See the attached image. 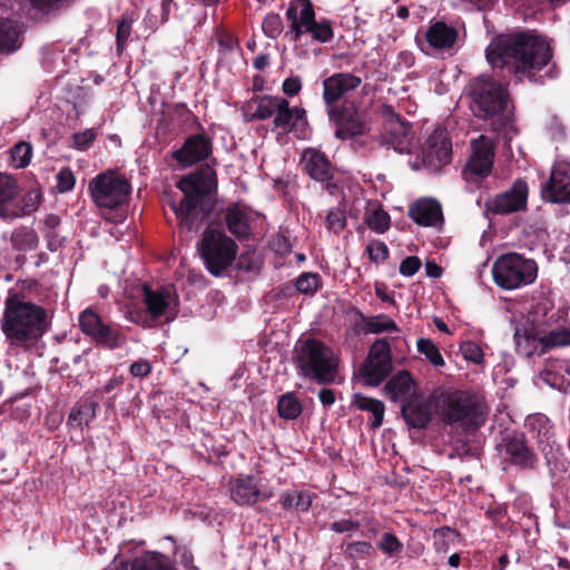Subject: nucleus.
<instances>
[{"mask_svg":"<svg viewBox=\"0 0 570 570\" xmlns=\"http://www.w3.org/2000/svg\"><path fill=\"white\" fill-rule=\"evenodd\" d=\"M318 399L324 406H331L335 403V394L330 389H322L318 392Z\"/></svg>","mask_w":570,"mask_h":570,"instance_id":"nucleus-61","label":"nucleus"},{"mask_svg":"<svg viewBox=\"0 0 570 570\" xmlns=\"http://www.w3.org/2000/svg\"><path fill=\"white\" fill-rule=\"evenodd\" d=\"M469 96L473 114L482 119L501 114L509 98L504 87L487 76H480L470 83Z\"/></svg>","mask_w":570,"mask_h":570,"instance_id":"nucleus-8","label":"nucleus"},{"mask_svg":"<svg viewBox=\"0 0 570 570\" xmlns=\"http://www.w3.org/2000/svg\"><path fill=\"white\" fill-rule=\"evenodd\" d=\"M299 293L313 294L318 287V276L312 273L302 274L295 283Z\"/></svg>","mask_w":570,"mask_h":570,"instance_id":"nucleus-49","label":"nucleus"},{"mask_svg":"<svg viewBox=\"0 0 570 570\" xmlns=\"http://www.w3.org/2000/svg\"><path fill=\"white\" fill-rule=\"evenodd\" d=\"M98 404L94 401L78 403L71 409L69 423L75 428H81L89 424L95 416Z\"/></svg>","mask_w":570,"mask_h":570,"instance_id":"nucleus-39","label":"nucleus"},{"mask_svg":"<svg viewBox=\"0 0 570 570\" xmlns=\"http://www.w3.org/2000/svg\"><path fill=\"white\" fill-rule=\"evenodd\" d=\"M529 187L525 180L517 179L510 189L487 202V209L494 215H509L527 208Z\"/></svg>","mask_w":570,"mask_h":570,"instance_id":"nucleus-17","label":"nucleus"},{"mask_svg":"<svg viewBox=\"0 0 570 570\" xmlns=\"http://www.w3.org/2000/svg\"><path fill=\"white\" fill-rule=\"evenodd\" d=\"M130 184L120 174L109 170L95 177L89 183L94 203L100 208L116 209L114 222L122 220L124 213L119 208L130 194Z\"/></svg>","mask_w":570,"mask_h":570,"instance_id":"nucleus-7","label":"nucleus"},{"mask_svg":"<svg viewBox=\"0 0 570 570\" xmlns=\"http://www.w3.org/2000/svg\"><path fill=\"white\" fill-rule=\"evenodd\" d=\"M505 454L518 465L529 466L533 463V454L521 438H511L505 443Z\"/></svg>","mask_w":570,"mask_h":570,"instance_id":"nucleus-34","label":"nucleus"},{"mask_svg":"<svg viewBox=\"0 0 570 570\" xmlns=\"http://www.w3.org/2000/svg\"><path fill=\"white\" fill-rule=\"evenodd\" d=\"M295 363L299 373L318 384L334 383L338 370V357L321 341H299L295 347Z\"/></svg>","mask_w":570,"mask_h":570,"instance_id":"nucleus-4","label":"nucleus"},{"mask_svg":"<svg viewBox=\"0 0 570 570\" xmlns=\"http://www.w3.org/2000/svg\"><path fill=\"white\" fill-rule=\"evenodd\" d=\"M353 403L362 411H367L372 414V428L377 429L382 425L385 406L384 403L380 400L366 397L361 394L354 395Z\"/></svg>","mask_w":570,"mask_h":570,"instance_id":"nucleus-37","label":"nucleus"},{"mask_svg":"<svg viewBox=\"0 0 570 570\" xmlns=\"http://www.w3.org/2000/svg\"><path fill=\"white\" fill-rule=\"evenodd\" d=\"M302 89V81L299 77L286 78L283 82L282 90L287 96H295Z\"/></svg>","mask_w":570,"mask_h":570,"instance_id":"nucleus-59","label":"nucleus"},{"mask_svg":"<svg viewBox=\"0 0 570 570\" xmlns=\"http://www.w3.org/2000/svg\"><path fill=\"white\" fill-rule=\"evenodd\" d=\"M411 218L419 225L440 227L443 224L441 205L433 199H421L410 207Z\"/></svg>","mask_w":570,"mask_h":570,"instance_id":"nucleus-26","label":"nucleus"},{"mask_svg":"<svg viewBox=\"0 0 570 570\" xmlns=\"http://www.w3.org/2000/svg\"><path fill=\"white\" fill-rule=\"evenodd\" d=\"M452 144L442 134H438L430 138L426 149V159L430 165L444 166L451 161Z\"/></svg>","mask_w":570,"mask_h":570,"instance_id":"nucleus-29","label":"nucleus"},{"mask_svg":"<svg viewBox=\"0 0 570 570\" xmlns=\"http://www.w3.org/2000/svg\"><path fill=\"white\" fill-rule=\"evenodd\" d=\"M417 351L425 355V357L436 367L444 365L443 356L441 355L438 346L429 338H420L416 343Z\"/></svg>","mask_w":570,"mask_h":570,"instance_id":"nucleus-44","label":"nucleus"},{"mask_svg":"<svg viewBox=\"0 0 570 570\" xmlns=\"http://www.w3.org/2000/svg\"><path fill=\"white\" fill-rule=\"evenodd\" d=\"M380 112L385 122L386 141L400 154L407 151L411 134L410 124L403 121L390 105H382Z\"/></svg>","mask_w":570,"mask_h":570,"instance_id":"nucleus-19","label":"nucleus"},{"mask_svg":"<svg viewBox=\"0 0 570 570\" xmlns=\"http://www.w3.org/2000/svg\"><path fill=\"white\" fill-rule=\"evenodd\" d=\"M281 504L286 510L295 508L298 511H307L312 504V497L304 491L286 492L282 495Z\"/></svg>","mask_w":570,"mask_h":570,"instance_id":"nucleus-43","label":"nucleus"},{"mask_svg":"<svg viewBox=\"0 0 570 570\" xmlns=\"http://www.w3.org/2000/svg\"><path fill=\"white\" fill-rule=\"evenodd\" d=\"M440 416L446 424L478 429L484 423L487 406L481 397L469 392L455 391L442 396Z\"/></svg>","mask_w":570,"mask_h":570,"instance_id":"nucleus-5","label":"nucleus"},{"mask_svg":"<svg viewBox=\"0 0 570 570\" xmlns=\"http://www.w3.org/2000/svg\"><path fill=\"white\" fill-rule=\"evenodd\" d=\"M463 357L475 364H480L483 361V352L480 346L474 342H465L460 347Z\"/></svg>","mask_w":570,"mask_h":570,"instance_id":"nucleus-52","label":"nucleus"},{"mask_svg":"<svg viewBox=\"0 0 570 570\" xmlns=\"http://www.w3.org/2000/svg\"><path fill=\"white\" fill-rule=\"evenodd\" d=\"M537 274V263L515 253L500 256L492 266L495 284L508 291L532 284Z\"/></svg>","mask_w":570,"mask_h":570,"instance_id":"nucleus-9","label":"nucleus"},{"mask_svg":"<svg viewBox=\"0 0 570 570\" xmlns=\"http://www.w3.org/2000/svg\"><path fill=\"white\" fill-rule=\"evenodd\" d=\"M130 31H131V26L128 21L121 20L118 23L117 35H116L118 49H122L125 42L127 41V39L130 35Z\"/></svg>","mask_w":570,"mask_h":570,"instance_id":"nucleus-60","label":"nucleus"},{"mask_svg":"<svg viewBox=\"0 0 570 570\" xmlns=\"http://www.w3.org/2000/svg\"><path fill=\"white\" fill-rule=\"evenodd\" d=\"M421 267V261L416 256H409L401 262L400 273L403 276H413Z\"/></svg>","mask_w":570,"mask_h":570,"instance_id":"nucleus-55","label":"nucleus"},{"mask_svg":"<svg viewBox=\"0 0 570 570\" xmlns=\"http://www.w3.org/2000/svg\"><path fill=\"white\" fill-rule=\"evenodd\" d=\"M459 532L450 527L436 529L433 533L434 547L438 551L446 553L459 542Z\"/></svg>","mask_w":570,"mask_h":570,"instance_id":"nucleus-41","label":"nucleus"},{"mask_svg":"<svg viewBox=\"0 0 570 570\" xmlns=\"http://www.w3.org/2000/svg\"><path fill=\"white\" fill-rule=\"evenodd\" d=\"M373 546L365 541H356L348 543L345 550L346 554L354 559H358L364 556H370L373 553Z\"/></svg>","mask_w":570,"mask_h":570,"instance_id":"nucleus-51","label":"nucleus"},{"mask_svg":"<svg viewBox=\"0 0 570 570\" xmlns=\"http://www.w3.org/2000/svg\"><path fill=\"white\" fill-rule=\"evenodd\" d=\"M346 225L345 214L340 208L331 209L326 216V226L333 233H340Z\"/></svg>","mask_w":570,"mask_h":570,"instance_id":"nucleus-50","label":"nucleus"},{"mask_svg":"<svg viewBox=\"0 0 570 570\" xmlns=\"http://www.w3.org/2000/svg\"><path fill=\"white\" fill-rule=\"evenodd\" d=\"M362 330L365 334H380L399 331L396 323L385 314L362 318Z\"/></svg>","mask_w":570,"mask_h":570,"instance_id":"nucleus-38","label":"nucleus"},{"mask_svg":"<svg viewBox=\"0 0 570 570\" xmlns=\"http://www.w3.org/2000/svg\"><path fill=\"white\" fill-rule=\"evenodd\" d=\"M366 252L368 253L370 259L375 263L385 261L389 255L387 246L380 240L371 242L366 247Z\"/></svg>","mask_w":570,"mask_h":570,"instance_id":"nucleus-53","label":"nucleus"},{"mask_svg":"<svg viewBox=\"0 0 570 570\" xmlns=\"http://www.w3.org/2000/svg\"><path fill=\"white\" fill-rule=\"evenodd\" d=\"M22 24L13 20H0V51L13 52L21 47Z\"/></svg>","mask_w":570,"mask_h":570,"instance_id":"nucleus-30","label":"nucleus"},{"mask_svg":"<svg viewBox=\"0 0 570 570\" xmlns=\"http://www.w3.org/2000/svg\"><path fill=\"white\" fill-rule=\"evenodd\" d=\"M392 353L384 338L376 340L370 347L366 360L360 372L365 383L371 386L381 384L392 372Z\"/></svg>","mask_w":570,"mask_h":570,"instance_id":"nucleus-13","label":"nucleus"},{"mask_svg":"<svg viewBox=\"0 0 570 570\" xmlns=\"http://www.w3.org/2000/svg\"><path fill=\"white\" fill-rule=\"evenodd\" d=\"M377 547L389 557H394L403 549V544L392 533L385 532L380 539Z\"/></svg>","mask_w":570,"mask_h":570,"instance_id":"nucleus-47","label":"nucleus"},{"mask_svg":"<svg viewBox=\"0 0 570 570\" xmlns=\"http://www.w3.org/2000/svg\"><path fill=\"white\" fill-rule=\"evenodd\" d=\"M250 210L240 204H234L224 212V222L229 230L237 238H247L250 234Z\"/></svg>","mask_w":570,"mask_h":570,"instance_id":"nucleus-24","label":"nucleus"},{"mask_svg":"<svg viewBox=\"0 0 570 570\" xmlns=\"http://www.w3.org/2000/svg\"><path fill=\"white\" fill-rule=\"evenodd\" d=\"M401 413L412 429H424L432 419L431 404L416 396L402 404Z\"/></svg>","mask_w":570,"mask_h":570,"instance_id":"nucleus-25","label":"nucleus"},{"mask_svg":"<svg viewBox=\"0 0 570 570\" xmlns=\"http://www.w3.org/2000/svg\"><path fill=\"white\" fill-rule=\"evenodd\" d=\"M278 414L285 420H294L302 413V404L294 393H286L278 400Z\"/></svg>","mask_w":570,"mask_h":570,"instance_id":"nucleus-42","label":"nucleus"},{"mask_svg":"<svg viewBox=\"0 0 570 570\" xmlns=\"http://www.w3.org/2000/svg\"><path fill=\"white\" fill-rule=\"evenodd\" d=\"M174 0H161V20L165 22L169 17V8Z\"/></svg>","mask_w":570,"mask_h":570,"instance_id":"nucleus-63","label":"nucleus"},{"mask_svg":"<svg viewBox=\"0 0 570 570\" xmlns=\"http://www.w3.org/2000/svg\"><path fill=\"white\" fill-rule=\"evenodd\" d=\"M262 29L268 38L275 39L283 32V20L279 14L268 13L262 22Z\"/></svg>","mask_w":570,"mask_h":570,"instance_id":"nucleus-46","label":"nucleus"},{"mask_svg":"<svg viewBox=\"0 0 570 570\" xmlns=\"http://www.w3.org/2000/svg\"><path fill=\"white\" fill-rule=\"evenodd\" d=\"M130 374L135 377H145L151 371V365L147 360H138L130 365Z\"/></svg>","mask_w":570,"mask_h":570,"instance_id":"nucleus-57","label":"nucleus"},{"mask_svg":"<svg viewBox=\"0 0 570 570\" xmlns=\"http://www.w3.org/2000/svg\"><path fill=\"white\" fill-rule=\"evenodd\" d=\"M384 391L392 401L406 402L416 395V385L411 374L403 370L387 381Z\"/></svg>","mask_w":570,"mask_h":570,"instance_id":"nucleus-27","label":"nucleus"},{"mask_svg":"<svg viewBox=\"0 0 570 570\" xmlns=\"http://www.w3.org/2000/svg\"><path fill=\"white\" fill-rule=\"evenodd\" d=\"M279 100L281 97L273 96H262L255 99H250L244 107L247 120H265L271 118L279 106Z\"/></svg>","mask_w":570,"mask_h":570,"instance_id":"nucleus-28","label":"nucleus"},{"mask_svg":"<svg viewBox=\"0 0 570 570\" xmlns=\"http://www.w3.org/2000/svg\"><path fill=\"white\" fill-rule=\"evenodd\" d=\"M471 149V156L462 171L466 181H472L475 177H485L491 173L495 145L491 138L481 135L472 140Z\"/></svg>","mask_w":570,"mask_h":570,"instance_id":"nucleus-15","label":"nucleus"},{"mask_svg":"<svg viewBox=\"0 0 570 570\" xmlns=\"http://www.w3.org/2000/svg\"><path fill=\"white\" fill-rule=\"evenodd\" d=\"M362 79L350 72H337L323 81V99L327 111L337 108L335 104L347 92L356 89Z\"/></svg>","mask_w":570,"mask_h":570,"instance_id":"nucleus-20","label":"nucleus"},{"mask_svg":"<svg viewBox=\"0 0 570 570\" xmlns=\"http://www.w3.org/2000/svg\"><path fill=\"white\" fill-rule=\"evenodd\" d=\"M41 195L37 190L22 193L16 179L0 175V217L16 219L36 212Z\"/></svg>","mask_w":570,"mask_h":570,"instance_id":"nucleus-10","label":"nucleus"},{"mask_svg":"<svg viewBox=\"0 0 570 570\" xmlns=\"http://www.w3.org/2000/svg\"><path fill=\"white\" fill-rule=\"evenodd\" d=\"M96 139V132L92 129L75 132L72 135L73 147L77 149H86Z\"/></svg>","mask_w":570,"mask_h":570,"instance_id":"nucleus-54","label":"nucleus"},{"mask_svg":"<svg viewBox=\"0 0 570 570\" xmlns=\"http://www.w3.org/2000/svg\"><path fill=\"white\" fill-rule=\"evenodd\" d=\"M79 326L82 333L108 348H116L125 343V337L117 330L104 324L100 316L90 308L80 313Z\"/></svg>","mask_w":570,"mask_h":570,"instance_id":"nucleus-16","label":"nucleus"},{"mask_svg":"<svg viewBox=\"0 0 570 570\" xmlns=\"http://www.w3.org/2000/svg\"><path fill=\"white\" fill-rule=\"evenodd\" d=\"M145 303L148 313L153 317L164 315L170 303V295L167 291H153L149 286L144 285Z\"/></svg>","mask_w":570,"mask_h":570,"instance_id":"nucleus-35","label":"nucleus"},{"mask_svg":"<svg viewBox=\"0 0 570 570\" xmlns=\"http://www.w3.org/2000/svg\"><path fill=\"white\" fill-rule=\"evenodd\" d=\"M32 155V147L30 144L21 141L17 144L11 150V158L17 168H24L29 165Z\"/></svg>","mask_w":570,"mask_h":570,"instance_id":"nucleus-45","label":"nucleus"},{"mask_svg":"<svg viewBox=\"0 0 570 570\" xmlns=\"http://www.w3.org/2000/svg\"><path fill=\"white\" fill-rule=\"evenodd\" d=\"M120 384H121V380L120 379H118V377L110 379L109 382L104 386L102 391L105 393H109L115 387L119 386Z\"/></svg>","mask_w":570,"mask_h":570,"instance_id":"nucleus-64","label":"nucleus"},{"mask_svg":"<svg viewBox=\"0 0 570 570\" xmlns=\"http://www.w3.org/2000/svg\"><path fill=\"white\" fill-rule=\"evenodd\" d=\"M75 186V177L71 170L69 169H62L58 174V184L57 188L61 193L69 191Z\"/></svg>","mask_w":570,"mask_h":570,"instance_id":"nucleus-56","label":"nucleus"},{"mask_svg":"<svg viewBox=\"0 0 570 570\" xmlns=\"http://www.w3.org/2000/svg\"><path fill=\"white\" fill-rule=\"evenodd\" d=\"M50 327L48 311L22 295H9L4 302L1 330L10 345L32 348Z\"/></svg>","mask_w":570,"mask_h":570,"instance_id":"nucleus-3","label":"nucleus"},{"mask_svg":"<svg viewBox=\"0 0 570 570\" xmlns=\"http://www.w3.org/2000/svg\"><path fill=\"white\" fill-rule=\"evenodd\" d=\"M552 58L550 45L529 33L501 35L487 48V59L494 68H505L518 80L533 79Z\"/></svg>","mask_w":570,"mask_h":570,"instance_id":"nucleus-1","label":"nucleus"},{"mask_svg":"<svg viewBox=\"0 0 570 570\" xmlns=\"http://www.w3.org/2000/svg\"><path fill=\"white\" fill-rule=\"evenodd\" d=\"M426 274L430 277H439L442 274V268L435 263L428 262L425 265Z\"/></svg>","mask_w":570,"mask_h":570,"instance_id":"nucleus-62","label":"nucleus"},{"mask_svg":"<svg viewBox=\"0 0 570 570\" xmlns=\"http://www.w3.org/2000/svg\"><path fill=\"white\" fill-rule=\"evenodd\" d=\"M212 151L209 139L203 135L190 136L179 148L174 153V158L183 166L189 167L203 159H206Z\"/></svg>","mask_w":570,"mask_h":570,"instance_id":"nucleus-23","label":"nucleus"},{"mask_svg":"<svg viewBox=\"0 0 570 570\" xmlns=\"http://www.w3.org/2000/svg\"><path fill=\"white\" fill-rule=\"evenodd\" d=\"M278 105L275 110L274 125L276 128L289 131L299 119L304 118L305 109L301 107L291 108L288 100L283 97H281Z\"/></svg>","mask_w":570,"mask_h":570,"instance_id":"nucleus-31","label":"nucleus"},{"mask_svg":"<svg viewBox=\"0 0 570 570\" xmlns=\"http://www.w3.org/2000/svg\"><path fill=\"white\" fill-rule=\"evenodd\" d=\"M176 186L183 193V198L179 202L170 200L169 206L180 229L195 232L213 208L210 197L217 188L216 173L210 166H203L197 171L181 177Z\"/></svg>","mask_w":570,"mask_h":570,"instance_id":"nucleus-2","label":"nucleus"},{"mask_svg":"<svg viewBox=\"0 0 570 570\" xmlns=\"http://www.w3.org/2000/svg\"><path fill=\"white\" fill-rule=\"evenodd\" d=\"M515 343L519 350L525 354H546L550 350L570 346V327L559 326L546 331L539 326L531 328H517L514 332Z\"/></svg>","mask_w":570,"mask_h":570,"instance_id":"nucleus-12","label":"nucleus"},{"mask_svg":"<svg viewBox=\"0 0 570 570\" xmlns=\"http://www.w3.org/2000/svg\"><path fill=\"white\" fill-rule=\"evenodd\" d=\"M197 252L204 261L207 271L216 277L233 265L236 259L238 246L236 242L223 230L207 227L197 243Z\"/></svg>","mask_w":570,"mask_h":570,"instance_id":"nucleus-6","label":"nucleus"},{"mask_svg":"<svg viewBox=\"0 0 570 570\" xmlns=\"http://www.w3.org/2000/svg\"><path fill=\"white\" fill-rule=\"evenodd\" d=\"M301 163L305 173L316 181L328 183L334 176V167L330 159L317 149H305L302 154Z\"/></svg>","mask_w":570,"mask_h":570,"instance_id":"nucleus-22","label":"nucleus"},{"mask_svg":"<svg viewBox=\"0 0 570 570\" xmlns=\"http://www.w3.org/2000/svg\"><path fill=\"white\" fill-rule=\"evenodd\" d=\"M130 570H176L169 559L157 552H147L137 557Z\"/></svg>","mask_w":570,"mask_h":570,"instance_id":"nucleus-33","label":"nucleus"},{"mask_svg":"<svg viewBox=\"0 0 570 570\" xmlns=\"http://www.w3.org/2000/svg\"><path fill=\"white\" fill-rule=\"evenodd\" d=\"M360 528L358 521L352 519H342L331 524V530L337 533L354 531Z\"/></svg>","mask_w":570,"mask_h":570,"instance_id":"nucleus-58","label":"nucleus"},{"mask_svg":"<svg viewBox=\"0 0 570 570\" xmlns=\"http://www.w3.org/2000/svg\"><path fill=\"white\" fill-rule=\"evenodd\" d=\"M456 38V30L446 26L444 22H436L432 24L426 32V40L429 45L438 49L451 48Z\"/></svg>","mask_w":570,"mask_h":570,"instance_id":"nucleus-32","label":"nucleus"},{"mask_svg":"<svg viewBox=\"0 0 570 570\" xmlns=\"http://www.w3.org/2000/svg\"><path fill=\"white\" fill-rule=\"evenodd\" d=\"M11 243L18 250H32L38 245V236L32 228L20 227L11 234Z\"/></svg>","mask_w":570,"mask_h":570,"instance_id":"nucleus-40","label":"nucleus"},{"mask_svg":"<svg viewBox=\"0 0 570 570\" xmlns=\"http://www.w3.org/2000/svg\"><path fill=\"white\" fill-rule=\"evenodd\" d=\"M327 115L335 122V136L340 139H350L364 135L367 131V121L352 102L345 101L341 107L330 109Z\"/></svg>","mask_w":570,"mask_h":570,"instance_id":"nucleus-14","label":"nucleus"},{"mask_svg":"<svg viewBox=\"0 0 570 570\" xmlns=\"http://www.w3.org/2000/svg\"><path fill=\"white\" fill-rule=\"evenodd\" d=\"M542 198L553 204H570V164L557 163L542 188Z\"/></svg>","mask_w":570,"mask_h":570,"instance_id":"nucleus-18","label":"nucleus"},{"mask_svg":"<svg viewBox=\"0 0 570 570\" xmlns=\"http://www.w3.org/2000/svg\"><path fill=\"white\" fill-rule=\"evenodd\" d=\"M230 499L240 505H252L272 497V492L259 489L254 476L239 475L229 483Z\"/></svg>","mask_w":570,"mask_h":570,"instance_id":"nucleus-21","label":"nucleus"},{"mask_svg":"<svg viewBox=\"0 0 570 570\" xmlns=\"http://www.w3.org/2000/svg\"><path fill=\"white\" fill-rule=\"evenodd\" d=\"M364 222L372 230L383 234L389 229L391 218L381 205L372 203L366 207Z\"/></svg>","mask_w":570,"mask_h":570,"instance_id":"nucleus-36","label":"nucleus"},{"mask_svg":"<svg viewBox=\"0 0 570 570\" xmlns=\"http://www.w3.org/2000/svg\"><path fill=\"white\" fill-rule=\"evenodd\" d=\"M291 22V32L298 40L302 35L309 33L318 42H327L333 38V29L327 20H315V12L309 0H294L286 11Z\"/></svg>","mask_w":570,"mask_h":570,"instance_id":"nucleus-11","label":"nucleus"},{"mask_svg":"<svg viewBox=\"0 0 570 570\" xmlns=\"http://www.w3.org/2000/svg\"><path fill=\"white\" fill-rule=\"evenodd\" d=\"M70 0H28L30 8L36 13L48 14L50 11L58 10L67 4Z\"/></svg>","mask_w":570,"mask_h":570,"instance_id":"nucleus-48","label":"nucleus"}]
</instances>
